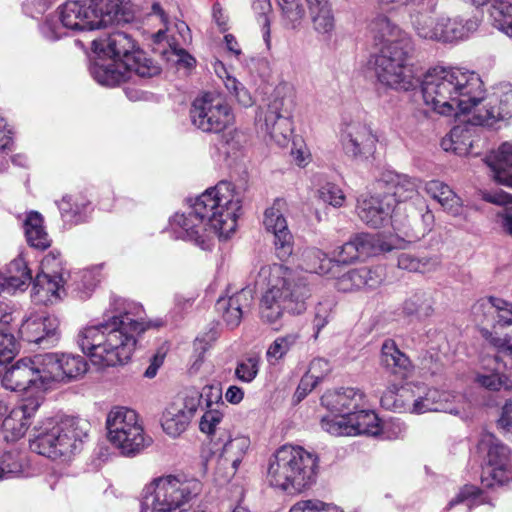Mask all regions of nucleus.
I'll list each match as a JSON object with an SVG mask.
<instances>
[{"mask_svg":"<svg viewBox=\"0 0 512 512\" xmlns=\"http://www.w3.org/2000/svg\"><path fill=\"white\" fill-rule=\"evenodd\" d=\"M190 118L196 128L210 134H219L234 122L231 107L216 92H205L196 97L191 105Z\"/></svg>","mask_w":512,"mask_h":512,"instance_id":"obj_8","label":"nucleus"},{"mask_svg":"<svg viewBox=\"0 0 512 512\" xmlns=\"http://www.w3.org/2000/svg\"><path fill=\"white\" fill-rule=\"evenodd\" d=\"M421 181L405 174L387 172L378 182L379 187L384 188L383 196L392 201L393 209L396 203L413 198L418 193Z\"/></svg>","mask_w":512,"mask_h":512,"instance_id":"obj_23","label":"nucleus"},{"mask_svg":"<svg viewBox=\"0 0 512 512\" xmlns=\"http://www.w3.org/2000/svg\"><path fill=\"white\" fill-rule=\"evenodd\" d=\"M424 189L445 212L454 217L463 216L462 200L447 184L439 180H431L425 183Z\"/></svg>","mask_w":512,"mask_h":512,"instance_id":"obj_34","label":"nucleus"},{"mask_svg":"<svg viewBox=\"0 0 512 512\" xmlns=\"http://www.w3.org/2000/svg\"><path fill=\"white\" fill-rule=\"evenodd\" d=\"M339 142L349 159L366 161L376 152L378 137L364 120L349 118L340 125Z\"/></svg>","mask_w":512,"mask_h":512,"instance_id":"obj_11","label":"nucleus"},{"mask_svg":"<svg viewBox=\"0 0 512 512\" xmlns=\"http://www.w3.org/2000/svg\"><path fill=\"white\" fill-rule=\"evenodd\" d=\"M381 363L390 372L402 377H405L412 368L410 359L398 349L392 340H387L382 345Z\"/></svg>","mask_w":512,"mask_h":512,"instance_id":"obj_39","label":"nucleus"},{"mask_svg":"<svg viewBox=\"0 0 512 512\" xmlns=\"http://www.w3.org/2000/svg\"><path fill=\"white\" fill-rule=\"evenodd\" d=\"M432 298L426 292H416L405 300L403 312L409 316L418 318L429 317L433 312Z\"/></svg>","mask_w":512,"mask_h":512,"instance_id":"obj_51","label":"nucleus"},{"mask_svg":"<svg viewBox=\"0 0 512 512\" xmlns=\"http://www.w3.org/2000/svg\"><path fill=\"white\" fill-rule=\"evenodd\" d=\"M481 24V18L477 15L463 14L450 17L440 15L441 43H454L468 39L474 34Z\"/></svg>","mask_w":512,"mask_h":512,"instance_id":"obj_24","label":"nucleus"},{"mask_svg":"<svg viewBox=\"0 0 512 512\" xmlns=\"http://www.w3.org/2000/svg\"><path fill=\"white\" fill-rule=\"evenodd\" d=\"M319 456L315 450H276L267 467L271 487L296 494L315 483Z\"/></svg>","mask_w":512,"mask_h":512,"instance_id":"obj_5","label":"nucleus"},{"mask_svg":"<svg viewBox=\"0 0 512 512\" xmlns=\"http://www.w3.org/2000/svg\"><path fill=\"white\" fill-rule=\"evenodd\" d=\"M203 394L193 393L191 396L179 398L171 403L163 413L162 428L164 432L177 437L184 432L197 410Z\"/></svg>","mask_w":512,"mask_h":512,"instance_id":"obj_19","label":"nucleus"},{"mask_svg":"<svg viewBox=\"0 0 512 512\" xmlns=\"http://www.w3.org/2000/svg\"><path fill=\"white\" fill-rule=\"evenodd\" d=\"M482 494L483 492L479 488L473 485H465L459 494L449 502L446 510H449L460 503L467 502V512H471L472 507L486 502Z\"/></svg>","mask_w":512,"mask_h":512,"instance_id":"obj_54","label":"nucleus"},{"mask_svg":"<svg viewBox=\"0 0 512 512\" xmlns=\"http://www.w3.org/2000/svg\"><path fill=\"white\" fill-rule=\"evenodd\" d=\"M361 257H370L396 248L392 241H385L379 234L358 233L354 235Z\"/></svg>","mask_w":512,"mask_h":512,"instance_id":"obj_46","label":"nucleus"},{"mask_svg":"<svg viewBox=\"0 0 512 512\" xmlns=\"http://www.w3.org/2000/svg\"><path fill=\"white\" fill-rule=\"evenodd\" d=\"M440 263L441 261L437 256L416 257L410 253H401L398 256V267L410 272H432L440 267Z\"/></svg>","mask_w":512,"mask_h":512,"instance_id":"obj_50","label":"nucleus"},{"mask_svg":"<svg viewBox=\"0 0 512 512\" xmlns=\"http://www.w3.org/2000/svg\"><path fill=\"white\" fill-rule=\"evenodd\" d=\"M424 104L442 116H456L474 110L471 125L493 127L512 117V84L501 83L485 96L480 76L458 67L436 66L423 76Z\"/></svg>","mask_w":512,"mask_h":512,"instance_id":"obj_1","label":"nucleus"},{"mask_svg":"<svg viewBox=\"0 0 512 512\" xmlns=\"http://www.w3.org/2000/svg\"><path fill=\"white\" fill-rule=\"evenodd\" d=\"M485 163L491 170L492 178L501 184L500 174L512 173V142L501 144L485 158Z\"/></svg>","mask_w":512,"mask_h":512,"instance_id":"obj_41","label":"nucleus"},{"mask_svg":"<svg viewBox=\"0 0 512 512\" xmlns=\"http://www.w3.org/2000/svg\"><path fill=\"white\" fill-rule=\"evenodd\" d=\"M413 28L416 34L425 40L441 42L440 15L428 11L418 12L413 17Z\"/></svg>","mask_w":512,"mask_h":512,"instance_id":"obj_44","label":"nucleus"},{"mask_svg":"<svg viewBox=\"0 0 512 512\" xmlns=\"http://www.w3.org/2000/svg\"><path fill=\"white\" fill-rule=\"evenodd\" d=\"M60 20L65 28L76 31L105 27L93 0L67 1L60 8Z\"/></svg>","mask_w":512,"mask_h":512,"instance_id":"obj_18","label":"nucleus"},{"mask_svg":"<svg viewBox=\"0 0 512 512\" xmlns=\"http://www.w3.org/2000/svg\"><path fill=\"white\" fill-rule=\"evenodd\" d=\"M383 281L381 268L362 267L343 274L336 282L338 290L350 292L361 288H376Z\"/></svg>","mask_w":512,"mask_h":512,"instance_id":"obj_31","label":"nucleus"},{"mask_svg":"<svg viewBox=\"0 0 512 512\" xmlns=\"http://www.w3.org/2000/svg\"><path fill=\"white\" fill-rule=\"evenodd\" d=\"M412 49L392 46L380 48L374 57L373 70L378 81L390 88L408 91L416 86L418 79L413 66L408 63Z\"/></svg>","mask_w":512,"mask_h":512,"instance_id":"obj_7","label":"nucleus"},{"mask_svg":"<svg viewBox=\"0 0 512 512\" xmlns=\"http://www.w3.org/2000/svg\"><path fill=\"white\" fill-rule=\"evenodd\" d=\"M33 462L28 450H5L0 457V481L33 475Z\"/></svg>","mask_w":512,"mask_h":512,"instance_id":"obj_30","label":"nucleus"},{"mask_svg":"<svg viewBox=\"0 0 512 512\" xmlns=\"http://www.w3.org/2000/svg\"><path fill=\"white\" fill-rule=\"evenodd\" d=\"M107 438L115 448H144L152 438L144 434L137 413L126 407H115L106 418Z\"/></svg>","mask_w":512,"mask_h":512,"instance_id":"obj_10","label":"nucleus"},{"mask_svg":"<svg viewBox=\"0 0 512 512\" xmlns=\"http://www.w3.org/2000/svg\"><path fill=\"white\" fill-rule=\"evenodd\" d=\"M259 369L260 357L252 355L238 362L235 369V376L241 382L250 383L258 375Z\"/></svg>","mask_w":512,"mask_h":512,"instance_id":"obj_56","label":"nucleus"},{"mask_svg":"<svg viewBox=\"0 0 512 512\" xmlns=\"http://www.w3.org/2000/svg\"><path fill=\"white\" fill-rule=\"evenodd\" d=\"M289 512H344L338 506L318 499L301 500L291 506Z\"/></svg>","mask_w":512,"mask_h":512,"instance_id":"obj_58","label":"nucleus"},{"mask_svg":"<svg viewBox=\"0 0 512 512\" xmlns=\"http://www.w3.org/2000/svg\"><path fill=\"white\" fill-rule=\"evenodd\" d=\"M278 5L286 27L296 28L300 25L305 15V10L298 0H280Z\"/></svg>","mask_w":512,"mask_h":512,"instance_id":"obj_53","label":"nucleus"},{"mask_svg":"<svg viewBox=\"0 0 512 512\" xmlns=\"http://www.w3.org/2000/svg\"><path fill=\"white\" fill-rule=\"evenodd\" d=\"M334 260L317 248H307L301 255V267L306 272L327 275L330 273Z\"/></svg>","mask_w":512,"mask_h":512,"instance_id":"obj_49","label":"nucleus"},{"mask_svg":"<svg viewBox=\"0 0 512 512\" xmlns=\"http://www.w3.org/2000/svg\"><path fill=\"white\" fill-rule=\"evenodd\" d=\"M314 30L322 35H331L335 19L328 0L308 6Z\"/></svg>","mask_w":512,"mask_h":512,"instance_id":"obj_47","label":"nucleus"},{"mask_svg":"<svg viewBox=\"0 0 512 512\" xmlns=\"http://www.w3.org/2000/svg\"><path fill=\"white\" fill-rule=\"evenodd\" d=\"M31 280V271L26 261L22 257H17L8 264L5 274L0 277V293L14 294L17 291H24Z\"/></svg>","mask_w":512,"mask_h":512,"instance_id":"obj_33","label":"nucleus"},{"mask_svg":"<svg viewBox=\"0 0 512 512\" xmlns=\"http://www.w3.org/2000/svg\"><path fill=\"white\" fill-rule=\"evenodd\" d=\"M299 335L297 333H288L277 337L268 347L266 358L270 363L282 359L297 343Z\"/></svg>","mask_w":512,"mask_h":512,"instance_id":"obj_52","label":"nucleus"},{"mask_svg":"<svg viewBox=\"0 0 512 512\" xmlns=\"http://www.w3.org/2000/svg\"><path fill=\"white\" fill-rule=\"evenodd\" d=\"M93 78L101 85L115 86L128 79L133 70H126L121 63L112 60L107 64L95 62L90 67Z\"/></svg>","mask_w":512,"mask_h":512,"instance_id":"obj_36","label":"nucleus"},{"mask_svg":"<svg viewBox=\"0 0 512 512\" xmlns=\"http://www.w3.org/2000/svg\"><path fill=\"white\" fill-rule=\"evenodd\" d=\"M334 307L333 299L320 301L315 308L314 327L317 333L329 322Z\"/></svg>","mask_w":512,"mask_h":512,"instance_id":"obj_62","label":"nucleus"},{"mask_svg":"<svg viewBox=\"0 0 512 512\" xmlns=\"http://www.w3.org/2000/svg\"><path fill=\"white\" fill-rule=\"evenodd\" d=\"M351 426L354 428L353 436L366 435L378 436L380 433V420L374 411L365 407L357 410L350 417Z\"/></svg>","mask_w":512,"mask_h":512,"instance_id":"obj_48","label":"nucleus"},{"mask_svg":"<svg viewBox=\"0 0 512 512\" xmlns=\"http://www.w3.org/2000/svg\"><path fill=\"white\" fill-rule=\"evenodd\" d=\"M101 50L113 60L118 61L126 70L140 77H153L160 73V67L140 49H136L131 36L115 31L101 42Z\"/></svg>","mask_w":512,"mask_h":512,"instance_id":"obj_9","label":"nucleus"},{"mask_svg":"<svg viewBox=\"0 0 512 512\" xmlns=\"http://www.w3.org/2000/svg\"><path fill=\"white\" fill-rule=\"evenodd\" d=\"M219 66L225 74V78L222 81L231 95H233L237 101L245 107L252 105V97L245 87L227 72L223 64H220Z\"/></svg>","mask_w":512,"mask_h":512,"instance_id":"obj_57","label":"nucleus"},{"mask_svg":"<svg viewBox=\"0 0 512 512\" xmlns=\"http://www.w3.org/2000/svg\"><path fill=\"white\" fill-rule=\"evenodd\" d=\"M287 203L284 199L277 198L264 212L263 224L267 232L273 234V245L277 257L287 260L294 250V238L290 232L287 220L284 216Z\"/></svg>","mask_w":512,"mask_h":512,"instance_id":"obj_15","label":"nucleus"},{"mask_svg":"<svg viewBox=\"0 0 512 512\" xmlns=\"http://www.w3.org/2000/svg\"><path fill=\"white\" fill-rule=\"evenodd\" d=\"M321 403L331 412L351 417L366 406V399L361 390L348 387L326 392L321 397Z\"/></svg>","mask_w":512,"mask_h":512,"instance_id":"obj_22","label":"nucleus"},{"mask_svg":"<svg viewBox=\"0 0 512 512\" xmlns=\"http://www.w3.org/2000/svg\"><path fill=\"white\" fill-rule=\"evenodd\" d=\"M39 274L63 275L65 270L62 266L61 255L58 251L49 252L41 261V272Z\"/></svg>","mask_w":512,"mask_h":512,"instance_id":"obj_60","label":"nucleus"},{"mask_svg":"<svg viewBox=\"0 0 512 512\" xmlns=\"http://www.w3.org/2000/svg\"><path fill=\"white\" fill-rule=\"evenodd\" d=\"M25 235L28 243L40 250L50 246V239L43 226V218L38 212H30L24 221Z\"/></svg>","mask_w":512,"mask_h":512,"instance_id":"obj_45","label":"nucleus"},{"mask_svg":"<svg viewBox=\"0 0 512 512\" xmlns=\"http://www.w3.org/2000/svg\"><path fill=\"white\" fill-rule=\"evenodd\" d=\"M413 394L414 391L410 389H398L396 385H392L383 393L381 405L387 410L412 414Z\"/></svg>","mask_w":512,"mask_h":512,"instance_id":"obj_42","label":"nucleus"},{"mask_svg":"<svg viewBox=\"0 0 512 512\" xmlns=\"http://www.w3.org/2000/svg\"><path fill=\"white\" fill-rule=\"evenodd\" d=\"M292 111L290 97H275L259 118L261 130L279 146H286L293 133Z\"/></svg>","mask_w":512,"mask_h":512,"instance_id":"obj_14","label":"nucleus"},{"mask_svg":"<svg viewBox=\"0 0 512 512\" xmlns=\"http://www.w3.org/2000/svg\"><path fill=\"white\" fill-rule=\"evenodd\" d=\"M498 428L503 435L512 442V399L506 401L498 419Z\"/></svg>","mask_w":512,"mask_h":512,"instance_id":"obj_64","label":"nucleus"},{"mask_svg":"<svg viewBox=\"0 0 512 512\" xmlns=\"http://www.w3.org/2000/svg\"><path fill=\"white\" fill-rule=\"evenodd\" d=\"M60 321L57 316L47 312H30L19 328L21 337L30 343L54 345L59 337Z\"/></svg>","mask_w":512,"mask_h":512,"instance_id":"obj_16","label":"nucleus"},{"mask_svg":"<svg viewBox=\"0 0 512 512\" xmlns=\"http://www.w3.org/2000/svg\"><path fill=\"white\" fill-rule=\"evenodd\" d=\"M489 4V17L492 25L509 37H512V3L508 0H485L476 7Z\"/></svg>","mask_w":512,"mask_h":512,"instance_id":"obj_38","label":"nucleus"},{"mask_svg":"<svg viewBox=\"0 0 512 512\" xmlns=\"http://www.w3.org/2000/svg\"><path fill=\"white\" fill-rule=\"evenodd\" d=\"M65 283L63 275L37 274L31 291L32 300L42 305L59 302L66 295Z\"/></svg>","mask_w":512,"mask_h":512,"instance_id":"obj_27","label":"nucleus"},{"mask_svg":"<svg viewBox=\"0 0 512 512\" xmlns=\"http://www.w3.org/2000/svg\"><path fill=\"white\" fill-rule=\"evenodd\" d=\"M57 205L65 222L78 224L86 220L90 203L82 196L67 195Z\"/></svg>","mask_w":512,"mask_h":512,"instance_id":"obj_43","label":"nucleus"},{"mask_svg":"<svg viewBox=\"0 0 512 512\" xmlns=\"http://www.w3.org/2000/svg\"><path fill=\"white\" fill-rule=\"evenodd\" d=\"M512 479V451L487 450L482 465L481 484L485 488L502 486Z\"/></svg>","mask_w":512,"mask_h":512,"instance_id":"obj_21","label":"nucleus"},{"mask_svg":"<svg viewBox=\"0 0 512 512\" xmlns=\"http://www.w3.org/2000/svg\"><path fill=\"white\" fill-rule=\"evenodd\" d=\"M104 26L129 23L136 13L134 0H93Z\"/></svg>","mask_w":512,"mask_h":512,"instance_id":"obj_32","label":"nucleus"},{"mask_svg":"<svg viewBox=\"0 0 512 512\" xmlns=\"http://www.w3.org/2000/svg\"><path fill=\"white\" fill-rule=\"evenodd\" d=\"M321 427L334 436H353L352 432H354V428L350 423V417L343 415H339L338 417H323Z\"/></svg>","mask_w":512,"mask_h":512,"instance_id":"obj_55","label":"nucleus"},{"mask_svg":"<svg viewBox=\"0 0 512 512\" xmlns=\"http://www.w3.org/2000/svg\"><path fill=\"white\" fill-rule=\"evenodd\" d=\"M412 414L420 415L427 412H449L457 414L458 410L451 408L454 396L447 391H441L436 388L423 387L418 388L413 394Z\"/></svg>","mask_w":512,"mask_h":512,"instance_id":"obj_25","label":"nucleus"},{"mask_svg":"<svg viewBox=\"0 0 512 512\" xmlns=\"http://www.w3.org/2000/svg\"><path fill=\"white\" fill-rule=\"evenodd\" d=\"M476 320L488 323L495 320V327L512 326V310L508 303L500 298L486 297L478 300L472 307Z\"/></svg>","mask_w":512,"mask_h":512,"instance_id":"obj_26","label":"nucleus"},{"mask_svg":"<svg viewBox=\"0 0 512 512\" xmlns=\"http://www.w3.org/2000/svg\"><path fill=\"white\" fill-rule=\"evenodd\" d=\"M258 277L267 286L259 311L264 323L279 324L285 312L301 314L307 309L311 288L297 272L274 263L261 267Z\"/></svg>","mask_w":512,"mask_h":512,"instance_id":"obj_4","label":"nucleus"},{"mask_svg":"<svg viewBox=\"0 0 512 512\" xmlns=\"http://www.w3.org/2000/svg\"><path fill=\"white\" fill-rule=\"evenodd\" d=\"M493 361L497 363V367L485 366L476 374L475 382L490 391H500L512 389L511 377L507 376L498 363V357L495 356Z\"/></svg>","mask_w":512,"mask_h":512,"instance_id":"obj_40","label":"nucleus"},{"mask_svg":"<svg viewBox=\"0 0 512 512\" xmlns=\"http://www.w3.org/2000/svg\"><path fill=\"white\" fill-rule=\"evenodd\" d=\"M319 197L333 207H341L345 201L341 188L332 183H327L319 189Z\"/></svg>","mask_w":512,"mask_h":512,"instance_id":"obj_61","label":"nucleus"},{"mask_svg":"<svg viewBox=\"0 0 512 512\" xmlns=\"http://www.w3.org/2000/svg\"><path fill=\"white\" fill-rule=\"evenodd\" d=\"M407 426L400 419L392 418L386 421L382 426L380 425L379 435L384 439H400L405 436Z\"/></svg>","mask_w":512,"mask_h":512,"instance_id":"obj_59","label":"nucleus"},{"mask_svg":"<svg viewBox=\"0 0 512 512\" xmlns=\"http://www.w3.org/2000/svg\"><path fill=\"white\" fill-rule=\"evenodd\" d=\"M115 305L113 315L98 325L83 328L77 336L80 349L99 369L127 363L136 337L146 330V325L137 317L140 308L124 301H117Z\"/></svg>","mask_w":512,"mask_h":512,"instance_id":"obj_3","label":"nucleus"},{"mask_svg":"<svg viewBox=\"0 0 512 512\" xmlns=\"http://www.w3.org/2000/svg\"><path fill=\"white\" fill-rule=\"evenodd\" d=\"M240 210L241 196L234 185L220 181L203 192L186 212L175 213L169 226L176 238L210 250L211 233L221 238L230 237L236 230Z\"/></svg>","mask_w":512,"mask_h":512,"instance_id":"obj_2","label":"nucleus"},{"mask_svg":"<svg viewBox=\"0 0 512 512\" xmlns=\"http://www.w3.org/2000/svg\"><path fill=\"white\" fill-rule=\"evenodd\" d=\"M368 31L375 44L381 48H413L411 37L385 14L375 15L368 24Z\"/></svg>","mask_w":512,"mask_h":512,"instance_id":"obj_20","label":"nucleus"},{"mask_svg":"<svg viewBox=\"0 0 512 512\" xmlns=\"http://www.w3.org/2000/svg\"><path fill=\"white\" fill-rule=\"evenodd\" d=\"M202 489L197 479L167 475L155 479L141 502V512H183Z\"/></svg>","mask_w":512,"mask_h":512,"instance_id":"obj_6","label":"nucleus"},{"mask_svg":"<svg viewBox=\"0 0 512 512\" xmlns=\"http://www.w3.org/2000/svg\"><path fill=\"white\" fill-rule=\"evenodd\" d=\"M253 289L246 287L229 297L217 301V309L222 311L226 324L232 328L238 326L243 315L249 311L253 303Z\"/></svg>","mask_w":512,"mask_h":512,"instance_id":"obj_29","label":"nucleus"},{"mask_svg":"<svg viewBox=\"0 0 512 512\" xmlns=\"http://www.w3.org/2000/svg\"><path fill=\"white\" fill-rule=\"evenodd\" d=\"M392 201L385 199L382 194L362 197L358 200L357 214L366 225L378 228L390 216L393 211Z\"/></svg>","mask_w":512,"mask_h":512,"instance_id":"obj_28","label":"nucleus"},{"mask_svg":"<svg viewBox=\"0 0 512 512\" xmlns=\"http://www.w3.org/2000/svg\"><path fill=\"white\" fill-rule=\"evenodd\" d=\"M86 424L73 418H66L59 423L49 421L35 436L33 443L38 448H78L88 437Z\"/></svg>","mask_w":512,"mask_h":512,"instance_id":"obj_13","label":"nucleus"},{"mask_svg":"<svg viewBox=\"0 0 512 512\" xmlns=\"http://www.w3.org/2000/svg\"><path fill=\"white\" fill-rule=\"evenodd\" d=\"M473 145V129L469 124L453 127L441 141V147L445 151H451L460 156L473 154Z\"/></svg>","mask_w":512,"mask_h":512,"instance_id":"obj_35","label":"nucleus"},{"mask_svg":"<svg viewBox=\"0 0 512 512\" xmlns=\"http://www.w3.org/2000/svg\"><path fill=\"white\" fill-rule=\"evenodd\" d=\"M28 406L22 405L10 411V414L3 420V437L8 443H12L22 438L28 427Z\"/></svg>","mask_w":512,"mask_h":512,"instance_id":"obj_37","label":"nucleus"},{"mask_svg":"<svg viewBox=\"0 0 512 512\" xmlns=\"http://www.w3.org/2000/svg\"><path fill=\"white\" fill-rule=\"evenodd\" d=\"M335 256L336 262L344 264L361 258L354 236L351 237L350 240L344 243L341 247H339L338 251L335 253Z\"/></svg>","mask_w":512,"mask_h":512,"instance_id":"obj_63","label":"nucleus"},{"mask_svg":"<svg viewBox=\"0 0 512 512\" xmlns=\"http://www.w3.org/2000/svg\"><path fill=\"white\" fill-rule=\"evenodd\" d=\"M43 364L45 368L44 379L48 387L56 381H70L84 375L87 371V362L80 355L68 353H45Z\"/></svg>","mask_w":512,"mask_h":512,"instance_id":"obj_17","label":"nucleus"},{"mask_svg":"<svg viewBox=\"0 0 512 512\" xmlns=\"http://www.w3.org/2000/svg\"><path fill=\"white\" fill-rule=\"evenodd\" d=\"M42 354L35 355L33 358H23L18 360L2 377L3 386L11 391H40L48 388L47 379H44V365Z\"/></svg>","mask_w":512,"mask_h":512,"instance_id":"obj_12","label":"nucleus"}]
</instances>
